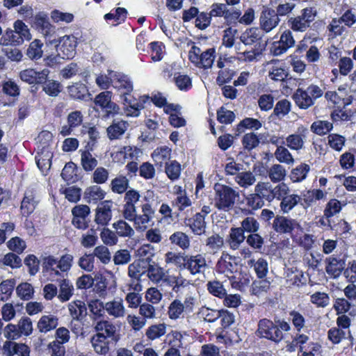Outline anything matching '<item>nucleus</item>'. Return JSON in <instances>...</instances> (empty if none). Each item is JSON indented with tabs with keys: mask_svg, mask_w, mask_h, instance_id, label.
Listing matches in <instances>:
<instances>
[{
	"mask_svg": "<svg viewBox=\"0 0 356 356\" xmlns=\"http://www.w3.org/2000/svg\"><path fill=\"white\" fill-rule=\"evenodd\" d=\"M290 330L289 323L284 319L275 320L273 322L264 318L259 321L256 333L260 338H264L278 343L284 338L283 332H288Z\"/></svg>",
	"mask_w": 356,
	"mask_h": 356,
	"instance_id": "nucleus-1",
	"label": "nucleus"
},
{
	"mask_svg": "<svg viewBox=\"0 0 356 356\" xmlns=\"http://www.w3.org/2000/svg\"><path fill=\"white\" fill-rule=\"evenodd\" d=\"M323 93L324 91L321 87L312 83L306 88H298L293 94L292 98L300 109H307L312 106Z\"/></svg>",
	"mask_w": 356,
	"mask_h": 356,
	"instance_id": "nucleus-2",
	"label": "nucleus"
},
{
	"mask_svg": "<svg viewBox=\"0 0 356 356\" xmlns=\"http://www.w3.org/2000/svg\"><path fill=\"white\" fill-rule=\"evenodd\" d=\"M215 207L218 210L227 211L234 205L236 198L240 197L239 194L232 187L216 184L214 186Z\"/></svg>",
	"mask_w": 356,
	"mask_h": 356,
	"instance_id": "nucleus-3",
	"label": "nucleus"
},
{
	"mask_svg": "<svg viewBox=\"0 0 356 356\" xmlns=\"http://www.w3.org/2000/svg\"><path fill=\"white\" fill-rule=\"evenodd\" d=\"M215 58L216 50L214 48H209L204 51H202L199 47L193 45L188 52V59L190 61L200 68H211Z\"/></svg>",
	"mask_w": 356,
	"mask_h": 356,
	"instance_id": "nucleus-4",
	"label": "nucleus"
},
{
	"mask_svg": "<svg viewBox=\"0 0 356 356\" xmlns=\"http://www.w3.org/2000/svg\"><path fill=\"white\" fill-rule=\"evenodd\" d=\"M33 28L40 33L46 39V42L50 44H56V28L49 19L48 15L44 12H40L35 15L33 19Z\"/></svg>",
	"mask_w": 356,
	"mask_h": 356,
	"instance_id": "nucleus-5",
	"label": "nucleus"
},
{
	"mask_svg": "<svg viewBox=\"0 0 356 356\" xmlns=\"http://www.w3.org/2000/svg\"><path fill=\"white\" fill-rule=\"evenodd\" d=\"M316 11L313 8H305L301 10L300 15L290 17L287 21L289 27L293 31L305 32L311 23L314 21Z\"/></svg>",
	"mask_w": 356,
	"mask_h": 356,
	"instance_id": "nucleus-6",
	"label": "nucleus"
},
{
	"mask_svg": "<svg viewBox=\"0 0 356 356\" xmlns=\"http://www.w3.org/2000/svg\"><path fill=\"white\" fill-rule=\"evenodd\" d=\"M284 186L280 184L273 187L270 182L259 181L254 186V191L257 194L262 203L272 202L275 199L281 197L284 193Z\"/></svg>",
	"mask_w": 356,
	"mask_h": 356,
	"instance_id": "nucleus-7",
	"label": "nucleus"
},
{
	"mask_svg": "<svg viewBox=\"0 0 356 356\" xmlns=\"http://www.w3.org/2000/svg\"><path fill=\"white\" fill-rule=\"evenodd\" d=\"M215 270L217 273L224 274L231 281L232 286H236L235 284L238 285L239 284V282L234 281L236 277L232 275L234 273L237 271V264L235 257L228 253L222 252L216 263Z\"/></svg>",
	"mask_w": 356,
	"mask_h": 356,
	"instance_id": "nucleus-8",
	"label": "nucleus"
},
{
	"mask_svg": "<svg viewBox=\"0 0 356 356\" xmlns=\"http://www.w3.org/2000/svg\"><path fill=\"white\" fill-rule=\"evenodd\" d=\"M147 95L140 96L138 99L131 94L125 95L121 100L125 106L124 112L127 117H138L140 111L145 108V104L149 101Z\"/></svg>",
	"mask_w": 356,
	"mask_h": 356,
	"instance_id": "nucleus-9",
	"label": "nucleus"
},
{
	"mask_svg": "<svg viewBox=\"0 0 356 356\" xmlns=\"http://www.w3.org/2000/svg\"><path fill=\"white\" fill-rule=\"evenodd\" d=\"M143 214L137 215L136 211L132 214V217L127 220L134 222V227L136 230L144 232L148 227V223L154 216V210L149 202H146L141 206Z\"/></svg>",
	"mask_w": 356,
	"mask_h": 356,
	"instance_id": "nucleus-10",
	"label": "nucleus"
},
{
	"mask_svg": "<svg viewBox=\"0 0 356 356\" xmlns=\"http://www.w3.org/2000/svg\"><path fill=\"white\" fill-rule=\"evenodd\" d=\"M56 51L58 56L63 59H72L76 55V48L77 46L76 38L74 35H65L59 41L57 40Z\"/></svg>",
	"mask_w": 356,
	"mask_h": 356,
	"instance_id": "nucleus-11",
	"label": "nucleus"
},
{
	"mask_svg": "<svg viewBox=\"0 0 356 356\" xmlns=\"http://www.w3.org/2000/svg\"><path fill=\"white\" fill-rule=\"evenodd\" d=\"M20 87L17 83L11 79H7L0 83V92H2L8 98V102H3L1 104L7 106H13L20 95Z\"/></svg>",
	"mask_w": 356,
	"mask_h": 356,
	"instance_id": "nucleus-12",
	"label": "nucleus"
},
{
	"mask_svg": "<svg viewBox=\"0 0 356 356\" xmlns=\"http://www.w3.org/2000/svg\"><path fill=\"white\" fill-rule=\"evenodd\" d=\"M237 204L243 212L248 214L264 207V203H262L254 191L248 194L243 193L242 197L237 199Z\"/></svg>",
	"mask_w": 356,
	"mask_h": 356,
	"instance_id": "nucleus-13",
	"label": "nucleus"
},
{
	"mask_svg": "<svg viewBox=\"0 0 356 356\" xmlns=\"http://www.w3.org/2000/svg\"><path fill=\"white\" fill-rule=\"evenodd\" d=\"M295 43L292 32L289 29L285 30L281 34L280 40L272 43L270 53L275 56H281L293 47Z\"/></svg>",
	"mask_w": 356,
	"mask_h": 356,
	"instance_id": "nucleus-14",
	"label": "nucleus"
},
{
	"mask_svg": "<svg viewBox=\"0 0 356 356\" xmlns=\"http://www.w3.org/2000/svg\"><path fill=\"white\" fill-rule=\"evenodd\" d=\"M259 29L265 33H270L280 24V19L275 10L270 8H264L259 15Z\"/></svg>",
	"mask_w": 356,
	"mask_h": 356,
	"instance_id": "nucleus-15",
	"label": "nucleus"
},
{
	"mask_svg": "<svg viewBox=\"0 0 356 356\" xmlns=\"http://www.w3.org/2000/svg\"><path fill=\"white\" fill-rule=\"evenodd\" d=\"M40 200L37 197V193L34 188H27L21 201L20 213L22 216L28 218L35 210Z\"/></svg>",
	"mask_w": 356,
	"mask_h": 356,
	"instance_id": "nucleus-16",
	"label": "nucleus"
},
{
	"mask_svg": "<svg viewBox=\"0 0 356 356\" xmlns=\"http://www.w3.org/2000/svg\"><path fill=\"white\" fill-rule=\"evenodd\" d=\"M113 202L112 200H103L100 202L96 209L95 222L98 226H107L112 219Z\"/></svg>",
	"mask_w": 356,
	"mask_h": 356,
	"instance_id": "nucleus-17",
	"label": "nucleus"
},
{
	"mask_svg": "<svg viewBox=\"0 0 356 356\" xmlns=\"http://www.w3.org/2000/svg\"><path fill=\"white\" fill-rule=\"evenodd\" d=\"M327 192L319 188L304 190L298 195L299 205L307 210L316 204L317 201L325 198Z\"/></svg>",
	"mask_w": 356,
	"mask_h": 356,
	"instance_id": "nucleus-18",
	"label": "nucleus"
},
{
	"mask_svg": "<svg viewBox=\"0 0 356 356\" xmlns=\"http://www.w3.org/2000/svg\"><path fill=\"white\" fill-rule=\"evenodd\" d=\"M49 70L44 69L40 72L29 68L20 72L19 77L24 82L29 84H42L46 82Z\"/></svg>",
	"mask_w": 356,
	"mask_h": 356,
	"instance_id": "nucleus-19",
	"label": "nucleus"
},
{
	"mask_svg": "<svg viewBox=\"0 0 356 356\" xmlns=\"http://www.w3.org/2000/svg\"><path fill=\"white\" fill-rule=\"evenodd\" d=\"M113 75V86L120 93V99L131 94L134 86L130 77L118 72H115Z\"/></svg>",
	"mask_w": 356,
	"mask_h": 356,
	"instance_id": "nucleus-20",
	"label": "nucleus"
},
{
	"mask_svg": "<svg viewBox=\"0 0 356 356\" xmlns=\"http://www.w3.org/2000/svg\"><path fill=\"white\" fill-rule=\"evenodd\" d=\"M280 186H285L284 193L282 194L281 197L276 198V200L281 201L280 204L281 211L284 213H288L296 206L299 204L300 198L297 194L289 195L290 189L285 183H280Z\"/></svg>",
	"mask_w": 356,
	"mask_h": 356,
	"instance_id": "nucleus-21",
	"label": "nucleus"
},
{
	"mask_svg": "<svg viewBox=\"0 0 356 356\" xmlns=\"http://www.w3.org/2000/svg\"><path fill=\"white\" fill-rule=\"evenodd\" d=\"M140 195L135 189L128 190L124 195V204L123 206L122 214L125 219L132 217L134 212L136 211V203L139 201Z\"/></svg>",
	"mask_w": 356,
	"mask_h": 356,
	"instance_id": "nucleus-22",
	"label": "nucleus"
},
{
	"mask_svg": "<svg viewBox=\"0 0 356 356\" xmlns=\"http://www.w3.org/2000/svg\"><path fill=\"white\" fill-rule=\"evenodd\" d=\"M207 268L206 258L203 254H188L186 270H188L191 275L203 273Z\"/></svg>",
	"mask_w": 356,
	"mask_h": 356,
	"instance_id": "nucleus-23",
	"label": "nucleus"
},
{
	"mask_svg": "<svg viewBox=\"0 0 356 356\" xmlns=\"http://www.w3.org/2000/svg\"><path fill=\"white\" fill-rule=\"evenodd\" d=\"M184 222L195 235L201 236L206 232L205 214L202 213H196L193 217L186 218Z\"/></svg>",
	"mask_w": 356,
	"mask_h": 356,
	"instance_id": "nucleus-24",
	"label": "nucleus"
},
{
	"mask_svg": "<svg viewBox=\"0 0 356 356\" xmlns=\"http://www.w3.org/2000/svg\"><path fill=\"white\" fill-rule=\"evenodd\" d=\"M298 224L296 220L283 216H277L273 222V229L279 234H291Z\"/></svg>",
	"mask_w": 356,
	"mask_h": 356,
	"instance_id": "nucleus-25",
	"label": "nucleus"
},
{
	"mask_svg": "<svg viewBox=\"0 0 356 356\" xmlns=\"http://www.w3.org/2000/svg\"><path fill=\"white\" fill-rule=\"evenodd\" d=\"M129 124L122 119H114L111 124L108 127L106 131L109 139L115 140L120 138L128 129Z\"/></svg>",
	"mask_w": 356,
	"mask_h": 356,
	"instance_id": "nucleus-26",
	"label": "nucleus"
},
{
	"mask_svg": "<svg viewBox=\"0 0 356 356\" xmlns=\"http://www.w3.org/2000/svg\"><path fill=\"white\" fill-rule=\"evenodd\" d=\"M90 342L93 348L94 351L99 355H106L109 353L110 350V343L111 342L109 339H106V337L104 335V333H96L94 334Z\"/></svg>",
	"mask_w": 356,
	"mask_h": 356,
	"instance_id": "nucleus-27",
	"label": "nucleus"
},
{
	"mask_svg": "<svg viewBox=\"0 0 356 356\" xmlns=\"http://www.w3.org/2000/svg\"><path fill=\"white\" fill-rule=\"evenodd\" d=\"M270 67L268 70V77L275 81H284L289 76L286 67L280 63L278 60H273L270 63Z\"/></svg>",
	"mask_w": 356,
	"mask_h": 356,
	"instance_id": "nucleus-28",
	"label": "nucleus"
},
{
	"mask_svg": "<svg viewBox=\"0 0 356 356\" xmlns=\"http://www.w3.org/2000/svg\"><path fill=\"white\" fill-rule=\"evenodd\" d=\"M97 333H104L106 339H111V342L116 343L119 340V336L116 334L115 326L108 321H100L95 327Z\"/></svg>",
	"mask_w": 356,
	"mask_h": 356,
	"instance_id": "nucleus-29",
	"label": "nucleus"
},
{
	"mask_svg": "<svg viewBox=\"0 0 356 356\" xmlns=\"http://www.w3.org/2000/svg\"><path fill=\"white\" fill-rule=\"evenodd\" d=\"M106 192L100 186L93 185L88 187L83 193V199L88 204H97L105 197Z\"/></svg>",
	"mask_w": 356,
	"mask_h": 356,
	"instance_id": "nucleus-30",
	"label": "nucleus"
},
{
	"mask_svg": "<svg viewBox=\"0 0 356 356\" xmlns=\"http://www.w3.org/2000/svg\"><path fill=\"white\" fill-rule=\"evenodd\" d=\"M327 273L334 278L338 277L344 270L345 261L335 257H330L325 260Z\"/></svg>",
	"mask_w": 356,
	"mask_h": 356,
	"instance_id": "nucleus-31",
	"label": "nucleus"
},
{
	"mask_svg": "<svg viewBox=\"0 0 356 356\" xmlns=\"http://www.w3.org/2000/svg\"><path fill=\"white\" fill-rule=\"evenodd\" d=\"M149 261L138 259L128 267V275L130 277L139 280L147 273Z\"/></svg>",
	"mask_w": 356,
	"mask_h": 356,
	"instance_id": "nucleus-32",
	"label": "nucleus"
},
{
	"mask_svg": "<svg viewBox=\"0 0 356 356\" xmlns=\"http://www.w3.org/2000/svg\"><path fill=\"white\" fill-rule=\"evenodd\" d=\"M264 32L257 27L246 29L240 36V40L245 45H252L259 42L264 37Z\"/></svg>",
	"mask_w": 356,
	"mask_h": 356,
	"instance_id": "nucleus-33",
	"label": "nucleus"
},
{
	"mask_svg": "<svg viewBox=\"0 0 356 356\" xmlns=\"http://www.w3.org/2000/svg\"><path fill=\"white\" fill-rule=\"evenodd\" d=\"M58 325V318L51 314L43 315L37 323V328L41 333H47L56 328Z\"/></svg>",
	"mask_w": 356,
	"mask_h": 356,
	"instance_id": "nucleus-34",
	"label": "nucleus"
},
{
	"mask_svg": "<svg viewBox=\"0 0 356 356\" xmlns=\"http://www.w3.org/2000/svg\"><path fill=\"white\" fill-rule=\"evenodd\" d=\"M245 238V233L239 227H232L227 236V242L232 250H236L239 248Z\"/></svg>",
	"mask_w": 356,
	"mask_h": 356,
	"instance_id": "nucleus-35",
	"label": "nucleus"
},
{
	"mask_svg": "<svg viewBox=\"0 0 356 356\" xmlns=\"http://www.w3.org/2000/svg\"><path fill=\"white\" fill-rule=\"evenodd\" d=\"M70 314L74 321H82L87 315V307L84 302L76 300L68 306Z\"/></svg>",
	"mask_w": 356,
	"mask_h": 356,
	"instance_id": "nucleus-36",
	"label": "nucleus"
},
{
	"mask_svg": "<svg viewBox=\"0 0 356 356\" xmlns=\"http://www.w3.org/2000/svg\"><path fill=\"white\" fill-rule=\"evenodd\" d=\"M188 254L181 252H168L165 254V261L167 264L175 265L179 270L186 269Z\"/></svg>",
	"mask_w": 356,
	"mask_h": 356,
	"instance_id": "nucleus-37",
	"label": "nucleus"
},
{
	"mask_svg": "<svg viewBox=\"0 0 356 356\" xmlns=\"http://www.w3.org/2000/svg\"><path fill=\"white\" fill-rule=\"evenodd\" d=\"M22 36L15 30L7 29L0 38V44L3 46H17L24 42Z\"/></svg>",
	"mask_w": 356,
	"mask_h": 356,
	"instance_id": "nucleus-38",
	"label": "nucleus"
},
{
	"mask_svg": "<svg viewBox=\"0 0 356 356\" xmlns=\"http://www.w3.org/2000/svg\"><path fill=\"white\" fill-rule=\"evenodd\" d=\"M170 243L185 250L190 247L191 241L189 236L184 232L177 231L171 234L169 237Z\"/></svg>",
	"mask_w": 356,
	"mask_h": 356,
	"instance_id": "nucleus-39",
	"label": "nucleus"
},
{
	"mask_svg": "<svg viewBox=\"0 0 356 356\" xmlns=\"http://www.w3.org/2000/svg\"><path fill=\"white\" fill-rule=\"evenodd\" d=\"M42 47V42L40 40L35 39L29 44L26 55L32 60H39L43 55Z\"/></svg>",
	"mask_w": 356,
	"mask_h": 356,
	"instance_id": "nucleus-40",
	"label": "nucleus"
},
{
	"mask_svg": "<svg viewBox=\"0 0 356 356\" xmlns=\"http://www.w3.org/2000/svg\"><path fill=\"white\" fill-rule=\"evenodd\" d=\"M70 96L74 99H85L89 96V92L85 84L76 83L68 87Z\"/></svg>",
	"mask_w": 356,
	"mask_h": 356,
	"instance_id": "nucleus-41",
	"label": "nucleus"
},
{
	"mask_svg": "<svg viewBox=\"0 0 356 356\" xmlns=\"http://www.w3.org/2000/svg\"><path fill=\"white\" fill-rule=\"evenodd\" d=\"M74 287L69 280L63 279L59 284L58 298L61 302L68 301L73 295Z\"/></svg>",
	"mask_w": 356,
	"mask_h": 356,
	"instance_id": "nucleus-42",
	"label": "nucleus"
},
{
	"mask_svg": "<svg viewBox=\"0 0 356 356\" xmlns=\"http://www.w3.org/2000/svg\"><path fill=\"white\" fill-rule=\"evenodd\" d=\"M88 305L92 319L97 320L104 316L106 307L100 300H90Z\"/></svg>",
	"mask_w": 356,
	"mask_h": 356,
	"instance_id": "nucleus-43",
	"label": "nucleus"
},
{
	"mask_svg": "<svg viewBox=\"0 0 356 356\" xmlns=\"http://www.w3.org/2000/svg\"><path fill=\"white\" fill-rule=\"evenodd\" d=\"M118 236L120 237H131L134 234L133 228L124 220H119L113 224Z\"/></svg>",
	"mask_w": 356,
	"mask_h": 356,
	"instance_id": "nucleus-44",
	"label": "nucleus"
},
{
	"mask_svg": "<svg viewBox=\"0 0 356 356\" xmlns=\"http://www.w3.org/2000/svg\"><path fill=\"white\" fill-rule=\"evenodd\" d=\"M181 171V165L177 161H170L165 163V172L170 180L175 181L178 179L180 177Z\"/></svg>",
	"mask_w": 356,
	"mask_h": 356,
	"instance_id": "nucleus-45",
	"label": "nucleus"
},
{
	"mask_svg": "<svg viewBox=\"0 0 356 356\" xmlns=\"http://www.w3.org/2000/svg\"><path fill=\"white\" fill-rule=\"evenodd\" d=\"M105 307L108 314L115 317L122 316L124 314V308L122 300L108 302L106 303Z\"/></svg>",
	"mask_w": 356,
	"mask_h": 356,
	"instance_id": "nucleus-46",
	"label": "nucleus"
},
{
	"mask_svg": "<svg viewBox=\"0 0 356 356\" xmlns=\"http://www.w3.org/2000/svg\"><path fill=\"white\" fill-rule=\"evenodd\" d=\"M268 176L272 182H280L284 179L286 177V170L280 164H274L268 169Z\"/></svg>",
	"mask_w": 356,
	"mask_h": 356,
	"instance_id": "nucleus-47",
	"label": "nucleus"
},
{
	"mask_svg": "<svg viewBox=\"0 0 356 356\" xmlns=\"http://www.w3.org/2000/svg\"><path fill=\"white\" fill-rule=\"evenodd\" d=\"M210 16L212 17H223L228 19L231 15V11L227 8V6L225 3H215L211 6L209 12Z\"/></svg>",
	"mask_w": 356,
	"mask_h": 356,
	"instance_id": "nucleus-48",
	"label": "nucleus"
},
{
	"mask_svg": "<svg viewBox=\"0 0 356 356\" xmlns=\"http://www.w3.org/2000/svg\"><path fill=\"white\" fill-rule=\"evenodd\" d=\"M166 332V325L165 323H159L152 325L145 332V335L149 340H154L163 336Z\"/></svg>",
	"mask_w": 356,
	"mask_h": 356,
	"instance_id": "nucleus-49",
	"label": "nucleus"
},
{
	"mask_svg": "<svg viewBox=\"0 0 356 356\" xmlns=\"http://www.w3.org/2000/svg\"><path fill=\"white\" fill-rule=\"evenodd\" d=\"M309 170L310 167L309 165L306 163H301L296 168L292 170L290 175V178L291 181L293 182L302 181L306 178Z\"/></svg>",
	"mask_w": 356,
	"mask_h": 356,
	"instance_id": "nucleus-50",
	"label": "nucleus"
},
{
	"mask_svg": "<svg viewBox=\"0 0 356 356\" xmlns=\"http://www.w3.org/2000/svg\"><path fill=\"white\" fill-rule=\"evenodd\" d=\"M15 286L14 279L6 280L0 284V300L6 301L11 296Z\"/></svg>",
	"mask_w": 356,
	"mask_h": 356,
	"instance_id": "nucleus-51",
	"label": "nucleus"
},
{
	"mask_svg": "<svg viewBox=\"0 0 356 356\" xmlns=\"http://www.w3.org/2000/svg\"><path fill=\"white\" fill-rule=\"evenodd\" d=\"M129 187V179L125 176H119L111 181L113 192L118 194L126 193Z\"/></svg>",
	"mask_w": 356,
	"mask_h": 356,
	"instance_id": "nucleus-52",
	"label": "nucleus"
},
{
	"mask_svg": "<svg viewBox=\"0 0 356 356\" xmlns=\"http://www.w3.org/2000/svg\"><path fill=\"white\" fill-rule=\"evenodd\" d=\"M239 227L244 233L247 232L251 234L258 232L259 229V223L254 217L248 216L241 221V227Z\"/></svg>",
	"mask_w": 356,
	"mask_h": 356,
	"instance_id": "nucleus-53",
	"label": "nucleus"
},
{
	"mask_svg": "<svg viewBox=\"0 0 356 356\" xmlns=\"http://www.w3.org/2000/svg\"><path fill=\"white\" fill-rule=\"evenodd\" d=\"M205 245L213 252H217L222 248L224 239L219 234L214 233L206 239Z\"/></svg>",
	"mask_w": 356,
	"mask_h": 356,
	"instance_id": "nucleus-54",
	"label": "nucleus"
},
{
	"mask_svg": "<svg viewBox=\"0 0 356 356\" xmlns=\"http://www.w3.org/2000/svg\"><path fill=\"white\" fill-rule=\"evenodd\" d=\"M24 263L27 267L30 275H35L39 272L40 261L35 254H28L24 258Z\"/></svg>",
	"mask_w": 356,
	"mask_h": 356,
	"instance_id": "nucleus-55",
	"label": "nucleus"
},
{
	"mask_svg": "<svg viewBox=\"0 0 356 356\" xmlns=\"http://www.w3.org/2000/svg\"><path fill=\"white\" fill-rule=\"evenodd\" d=\"M333 128L332 123L327 120H318L312 123L311 130L320 136L330 132Z\"/></svg>",
	"mask_w": 356,
	"mask_h": 356,
	"instance_id": "nucleus-56",
	"label": "nucleus"
},
{
	"mask_svg": "<svg viewBox=\"0 0 356 356\" xmlns=\"http://www.w3.org/2000/svg\"><path fill=\"white\" fill-rule=\"evenodd\" d=\"M137 254L138 259L151 264L154 262L152 258L155 254V249L151 244H144L138 249Z\"/></svg>",
	"mask_w": 356,
	"mask_h": 356,
	"instance_id": "nucleus-57",
	"label": "nucleus"
},
{
	"mask_svg": "<svg viewBox=\"0 0 356 356\" xmlns=\"http://www.w3.org/2000/svg\"><path fill=\"white\" fill-rule=\"evenodd\" d=\"M249 265H253L254 269L258 278H264L268 273V262L263 258H259L257 261L251 259Z\"/></svg>",
	"mask_w": 356,
	"mask_h": 356,
	"instance_id": "nucleus-58",
	"label": "nucleus"
},
{
	"mask_svg": "<svg viewBox=\"0 0 356 356\" xmlns=\"http://www.w3.org/2000/svg\"><path fill=\"white\" fill-rule=\"evenodd\" d=\"M4 266L10 267L11 268H19L22 265V261L19 255L13 252L6 254L1 260Z\"/></svg>",
	"mask_w": 356,
	"mask_h": 356,
	"instance_id": "nucleus-59",
	"label": "nucleus"
},
{
	"mask_svg": "<svg viewBox=\"0 0 356 356\" xmlns=\"http://www.w3.org/2000/svg\"><path fill=\"white\" fill-rule=\"evenodd\" d=\"M16 293L21 299L29 300L33 296L34 289L31 284L22 282L17 286Z\"/></svg>",
	"mask_w": 356,
	"mask_h": 356,
	"instance_id": "nucleus-60",
	"label": "nucleus"
},
{
	"mask_svg": "<svg viewBox=\"0 0 356 356\" xmlns=\"http://www.w3.org/2000/svg\"><path fill=\"white\" fill-rule=\"evenodd\" d=\"M291 104L286 99L278 101L273 109V114L278 118L286 115L291 111Z\"/></svg>",
	"mask_w": 356,
	"mask_h": 356,
	"instance_id": "nucleus-61",
	"label": "nucleus"
},
{
	"mask_svg": "<svg viewBox=\"0 0 356 356\" xmlns=\"http://www.w3.org/2000/svg\"><path fill=\"white\" fill-rule=\"evenodd\" d=\"M146 273L148 277L155 282L162 280L164 276L163 268L159 267L155 261L149 264Z\"/></svg>",
	"mask_w": 356,
	"mask_h": 356,
	"instance_id": "nucleus-62",
	"label": "nucleus"
},
{
	"mask_svg": "<svg viewBox=\"0 0 356 356\" xmlns=\"http://www.w3.org/2000/svg\"><path fill=\"white\" fill-rule=\"evenodd\" d=\"M61 193L65 195V198L70 202L76 203L81 197V189L76 186H72L65 188L61 191Z\"/></svg>",
	"mask_w": 356,
	"mask_h": 356,
	"instance_id": "nucleus-63",
	"label": "nucleus"
},
{
	"mask_svg": "<svg viewBox=\"0 0 356 356\" xmlns=\"http://www.w3.org/2000/svg\"><path fill=\"white\" fill-rule=\"evenodd\" d=\"M8 248L17 254H22L26 248L25 241L20 237L15 236L7 242Z\"/></svg>",
	"mask_w": 356,
	"mask_h": 356,
	"instance_id": "nucleus-64",
	"label": "nucleus"
}]
</instances>
